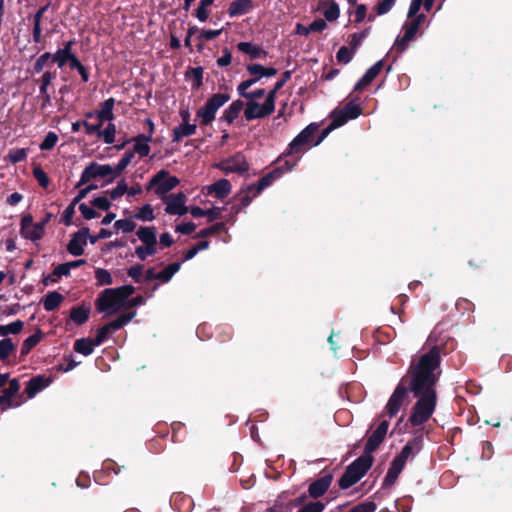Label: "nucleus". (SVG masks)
Here are the masks:
<instances>
[{"mask_svg": "<svg viewBox=\"0 0 512 512\" xmlns=\"http://www.w3.org/2000/svg\"><path fill=\"white\" fill-rule=\"evenodd\" d=\"M440 364L439 346H433L428 352L419 356L417 362L411 364L407 377L400 380L385 406L390 418L396 416L402 405L408 401L409 392L416 398V402L411 408L408 423L418 427L432 417L438 403L436 386L441 373Z\"/></svg>", "mask_w": 512, "mask_h": 512, "instance_id": "obj_1", "label": "nucleus"}, {"mask_svg": "<svg viewBox=\"0 0 512 512\" xmlns=\"http://www.w3.org/2000/svg\"><path fill=\"white\" fill-rule=\"evenodd\" d=\"M133 285H123L116 288H106L101 291L95 300V307L99 313L107 316L114 315L125 310V301L135 293Z\"/></svg>", "mask_w": 512, "mask_h": 512, "instance_id": "obj_2", "label": "nucleus"}, {"mask_svg": "<svg viewBox=\"0 0 512 512\" xmlns=\"http://www.w3.org/2000/svg\"><path fill=\"white\" fill-rule=\"evenodd\" d=\"M138 239L143 243L135 248L138 259L145 261L157 253V231L154 226H140L136 231Z\"/></svg>", "mask_w": 512, "mask_h": 512, "instance_id": "obj_3", "label": "nucleus"}, {"mask_svg": "<svg viewBox=\"0 0 512 512\" xmlns=\"http://www.w3.org/2000/svg\"><path fill=\"white\" fill-rule=\"evenodd\" d=\"M300 157H297L295 160L284 159L282 156H279L276 160L277 166L261 177L258 182L255 184V192L254 196L259 195L265 188L270 186L275 180L281 178L285 173L291 171L296 165Z\"/></svg>", "mask_w": 512, "mask_h": 512, "instance_id": "obj_4", "label": "nucleus"}, {"mask_svg": "<svg viewBox=\"0 0 512 512\" xmlns=\"http://www.w3.org/2000/svg\"><path fill=\"white\" fill-rule=\"evenodd\" d=\"M319 130L318 123H310L307 125L288 145L285 152L281 155L284 159L287 156L300 154L306 147L313 146L315 142V134Z\"/></svg>", "mask_w": 512, "mask_h": 512, "instance_id": "obj_5", "label": "nucleus"}, {"mask_svg": "<svg viewBox=\"0 0 512 512\" xmlns=\"http://www.w3.org/2000/svg\"><path fill=\"white\" fill-rule=\"evenodd\" d=\"M230 98L231 96L228 92L213 94L204 106L196 112V116L200 118V125L207 126L211 124L215 119L218 109L228 102Z\"/></svg>", "mask_w": 512, "mask_h": 512, "instance_id": "obj_6", "label": "nucleus"}, {"mask_svg": "<svg viewBox=\"0 0 512 512\" xmlns=\"http://www.w3.org/2000/svg\"><path fill=\"white\" fill-rule=\"evenodd\" d=\"M180 183L176 176H170L169 171L162 169L158 171L148 182L146 189H154V193L161 198L173 190Z\"/></svg>", "mask_w": 512, "mask_h": 512, "instance_id": "obj_7", "label": "nucleus"}, {"mask_svg": "<svg viewBox=\"0 0 512 512\" xmlns=\"http://www.w3.org/2000/svg\"><path fill=\"white\" fill-rule=\"evenodd\" d=\"M349 102L342 109H335L331 113V118L334 120L333 126H343L349 120H353L358 118L362 114V108L360 105L356 104V101L360 99V97L354 93H350Z\"/></svg>", "mask_w": 512, "mask_h": 512, "instance_id": "obj_8", "label": "nucleus"}, {"mask_svg": "<svg viewBox=\"0 0 512 512\" xmlns=\"http://www.w3.org/2000/svg\"><path fill=\"white\" fill-rule=\"evenodd\" d=\"M110 178L113 176V167L109 164H99L97 162H91L89 165L85 167L83 170L80 180L76 185V188H79L92 179L96 178H104L108 177Z\"/></svg>", "mask_w": 512, "mask_h": 512, "instance_id": "obj_9", "label": "nucleus"}, {"mask_svg": "<svg viewBox=\"0 0 512 512\" xmlns=\"http://www.w3.org/2000/svg\"><path fill=\"white\" fill-rule=\"evenodd\" d=\"M423 443L424 436L422 430H416L414 432V437L406 443L401 452L397 454L393 460L405 467L406 461L409 457L414 456L421 451Z\"/></svg>", "mask_w": 512, "mask_h": 512, "instance_id": "obj_10", "label": "nucleus"}, {"mask_svg": "<svg viewBox=\"0 0 512 512\" xmlns=\"http://www.w3.org/2000/svg\"><path fill=\"white\" fill-rule=\"evenodd\" d=\"M44 233V223H33L31 214L22 217L20 224V234L22 237L35 242L40 240Z\"/></svg>", "mask_w": 512, "mask_h": 512, "instance_id": "obj_11", "label": "nucleus"}, {"mask_svg": "<svg viewBox=\"0 0 512 512\" xmlns=\"http://www.w3.org/2000/svg\"><path fill=\"white\" fill-rule=\"evenodd\" d=\"M217 167L226 174H244L249 170V164L242 153H236L234 156L221 161Z\"/></svg>", "mask_w": 512, "mask_h": 512, "instance_id": "obj_12", "label": "nucleus"}, {"mask_svg": "<svg viewBox=\"0 0 512 512\" xmlns=\"http://www.w3.org/2000/svg\"><path fill=\"white\" fill-rule=\"evenodd\" d=\"M332 481V472L324 469L321 473V476L309 484L307 490L309 497L313 498L315 501L322 497L329 490Z\"/></svg>", "mask_w": 512, "mask_h": 512, "instance_id": "obj_13", "label": "nucleus"}, {"mask_svg": "<svg viewBox=\"0 0 512 512\" xmlns=\"http://www.w3.org/2000/svg\"><path fill=\"white\" fill-rule=\"evenodd\" d=\"M186 199V195L182 192L163 197L162 200L166 203L165 212L170 215H185L188 212L185 205Z\"/></svg>", "mask_w": 512, "mask_h": 512, "instance_id": "obj_14", "label": "nucleus"}, {"mask_svg": "<svg viewBox=\"0 0 512 512\" xmlns=\"http://www.w3.org/2000/svg\"><path fill=\"white\" fill-rule=\"evenodd\" d=\"M389 428V421L382 420L375 431L368 437L364 448V454L372 456V453L378 449L384 441Z\"/></svg>", "mask_w": 512, "mask_h": 512, "instance_id": "obj_15", "label": "nucleus"}, {"mask_svg": "<svg viewBox=\"0 0 512 512\" xmlns=\"http://www.w3.org/2000/svg\"><path fill=\"white\" fill-rule=\"evenodd\" d=\"M374 462L373 456L362 454L360 457L350 463L346 470L359 482L372 467Z\"/></svg>", "mask_w": 512, "mask_h": 512, "instance_id": "obj_16", "label": "nucleus"}, {"mask_svg": "<svg viewBox=\"0 0 512 512\" xmlns=\"http://www.w3.org/2000/svg\"><path fill=\"white\" fill-rule=\"evenodd\" d=\"M374 462L373 456L362 454L360 457L350 463L346 470L359 482L372 467Z\"/></svg>", "mask_w": 512, "mask_h": 512, "instance_id": "obj_17", "label": "nucleus"}, {"mask_svg": "<svg viewBox=\"0 0 512 512\" xmlns=\"http://www.w3.org/2000/svg\"><path fill=\"white\" fill-rule=\"evenodd\" d=\"M89 236V228L82 227L71 235V239L67 244V251L73 256H81L84 254V247L87 244Z\"/></svg>", "mask_w": 512, "mask_h": 512, "instance_id": "obj_18", "label": "nucleus"}, {"mask_svg": "<svg viewBox=\"0 0 512 512\" xmlns=\"http://www.w3.org/2000/svg\"><path fill=\"white\" fill-rule=\"evenodd\" d=\"M273 112L274 111L265 103L260 104L256 101H248L245 104L244 117L247 121H252L268 117Z\"/></svg>", "mask_w": 512, "mask_h": 512, "instance_id": "obj_19", "label": "nucleus"}, {"mask_svg": "<svg viewBox=\"0 0 512 512\" xmlns=\"http://www.w3.org/2000/svg\"><path fill=\"white\" fill-rule=\"evenodd\" d=\"M53 379L45 375L32 377L26 384L25 393L28 398H34L39 392L47 388Z\"/></svg>", "mask_w": 512, "mask_h": 512, "instance_id": "obj_20", "label": "nucleus"}, {"mask_svg": "<svg viewBox=\"0 0 512 512\" xmlns=\"http://www.w3.org/2000/svg\"><path fill=\"white\" fill-rule=\"evenodd\" d=\"M151 141L149 136H145V134H138L137 136L128 139L127 142H134L133 150L134 155L137 153L140 157H146L150 153L149 142Z\"/></svg>", "mask_w": 512, "mask_h": 512, "instance_id": "obj_21", "label": "nucleus"}, {"mask_svg": "<svg viewBox=\"0 0 512 512\" xmlns=\"http://www.w3.org/2000/svg\"><path fill=\"white\" fill-rule=\"evenodd\" d=\"M254 8L252 0H234L229 4L228 15L236 17L249 13Z\"/></svg>", "mask_w": 512, "mask_h": 512, "instance_id": "obj_22", "label": "nucleus"}, {"mask_svg": "<svg viewBox=\"0 0 512 512\" xmlns=\"http://www.w3.org/2000/svg\"><path fill=\"white\" fill-rule=\"evenodd\" d=\"M231 183L227 179H220L208 186V194L214 195L218 199H223L228 196L231 192Z\"/></svg>", "mask_w": 512, "mask_h": 512, "instance_id": "obj_23", "label": "nucleus"}, {"mask_svg": "<svg viewBox=\"0 0 512 512\" xmlns=\"http://www.w3.org/2000/svg\"><path fill=\"white\" fill-rule=\"evenodd\" d=\"M91 312V307L89 305H80L72 307L70 310V319L76 324V325H83L86 323L89 319Z\"/></svg>", "mask_w": 512, "mask_h": 512, "instance_id": "obj_24", "label": "nucleus"}, {"mask_svg": "<svg viewBox=\"0 0 512 512\" xmlns=\"http://www.w3.org/2000/svg\"><path fill=\"white\" fill-rule=\"evenodd\" d=\"M244 107V102L240 99L233 101L227 109L224 110L220 120L232 124L239 116Z\"/></svg>", "mask_w": 512, "mask_h": 512, "instance_id": "obj_25", "label": "nucleus"}, {"mask_svg": "<svg viewBox=\"0 0 512 512\" xmlns=\"http://www.w3.org/2000/svg\"><path fill=\"white\" fill-rule=\"evenodd\" d=\"M196 124L181 123L173 129L172 141L180 142L183 137H189L196 133Z\"/></svg>", "mask_w": 512, "mask_h": 512, "instance_id": "obj_26", "label": "nucleus"}, {"mask_svg": "<svg viewBox=\"0 0 512 512\" xmlns=\"http://www.w3.org/2000/svg\"><path fill=\"white\" fill-rule=\"evenodd\" d=\"M403 469H404L403 465L392 460L391 465L387 471V474L383 480L382 487L388 488V487H391L392 485H394Z\"/></svg>", "mask_w": 512, "mask_h": 512, "instance_id": "obj_27", "label": "nucleus"}, {"mask_svg": "<svg viewBox=\"0 0 512 512\" xmlns=\"http://www.w3.org/2000/svg\"><path fill=\"white\" fill-rule=\"evenodd\" d=\"M98 346L93 338H80L74 342L73 349L79 354L89 356L93 353L94 347Z\"/></svg>", "mask_w": 512, "mask_h": 512, "instance_id": "obj_28", "label": "nucleus"}, {"mask_svg": "<svg viewBox=\"0 0 512 512\" xmlns=\"http://www.w3.org/2000/svg\"><path fill=\"white\" fill-rule=\"evenodd\" d=\"M237 48L239 51L250 55L253 59L266 57L267 55V52L261 46L252 44L251 42H239Z\"/></svg>", "mask_w": 512, "mask_h": 512, "instance_id": "obj_29", "label": "nucleus"}, {"mask_svg": "<svg viewBox=\"0 0 512 512\" xmlns=\"http://www.w3.org/2000/svg\"><path fill=\"white\" fill-rule=\"evenodd\" d=\"M246 70L250 75L259 77V79L261 77H273L278 72L277 69L274 67H264L263 65L258 63L247 65Z\"/></svg>", "mask_w": 512, "mask_h": 512, "instance_id": "obj_30", "label": "nucleus"}, {"mask_svg": "<svg viewBox=\"0 0 512 512\" xmlns=\"http://www.w3.org/2000/svg\"><path fill=\"white\" fill-rule=\"evenodd\" d=\"M63 300L64 296L61 293L57 291H51L48 292L47 295L43 298L42 303L44 309L50 312L56 310L63 302Z\"/></svg>", "mask_w": 512, "mask_h": 512, "instance_id": "obj_31", "label": "nucleus"}, {"mask_svg": "<svg viewBox=\"0 0 512 512\" xmlns=\"http://www.w3.org/2000/svg\"><path fill=\"white\" fill-rule=\"evenodd\" d=\"M43 333L40 329H38L34 334L30 335L27 339H25L22 343L20 350V359L24 358L26 355L30 353V351L38 345L41 341Z\"/></svg>", "mask_w": 512, "mask_h": 512, "instance_id": "obj_32", "label": "nucleus"}, {"mask_svg": "<svg viewBox=\"0 0 512 512\" xmlns=\"http://www.w3.org/2000/svg\"><path fill=\"white\" fill-rule=\"evenodd\" d=\"M115 104L114 98L106 99L102 104L100 110L97 112V118L101 123L104 121H112L114 119L113 108Z\"/></svg>", "mask_w": 512, "mask_h": 512, "instance_id": "obj_33", "label": "nucleus"}, {"mask_svg": "<svg viewBox=\"0 0 512 512\" xmlns=\"http://www.w3.org/2000/svg\"><path fill=\"white\" fill-rule=\"evenodd\" d=\"M134 158V152L126 151L122 158L119 160L117 165L113 168V176L109 178L106 183H111L113 180L121 175V173L126 169V167L131 163Z\"/></svg>", "mask_w": 512, "mask_h": 512, "instance_id": "obj_34", "label": "nucleus"}, {"mask_svg": "<svg viewBox=\"0 0 512 512\" xmlns=\"http://www.w3.org/2000/svg\"><path fill=\"white\" fill-rule=\"evenodd\" d=\"M182 262L168 264L162 271L157 272V280L160 283H168L172 277L180 270Z\"/></svg>", "mask_w": 512, "mask_h": 512, "instance_id": "obj_35", "label": "nucleus"}, {"mask_svg": "<svg viewBox=\"0 0 512 512\" xmlns=\"http://www.w3.org/2000/svg\"><path fill=\"white\" fill-rule=\"evenodd\" d=\"M136 316V311H128L120 316H118L116 319L112 320L108 323V327L114 331H118L121 328H123L125 325H127L134 317Z\"/></svg>", "mask_w": 512, "mask_h": 512, "instance_id": "obj_36", "label": "nucleus"}, {"mask_svg": "<svg viewBox=\"0 0 512 512\" xmlns=\"http://www.w3.org/2000/svg\"><path fill=\"white\" fill-rule=\"evenodd\" d=\"M186 78H192V90H198L203 85V68L190 67L185 73Z\"/></svg>", "mask_w": 512, "mask_h": 512, "instance_id": "obj_37", "label": "nucleus"}, {"mask_svg": "<svg viewBox=\"0 0 512 512\" xmlns=\"http://www.w3.org/2000/svg\"><path fill=\"white\" fill-rule=\"evenodd\" d=\"M255 184H250L246 188L242 189L238 195L240 205L245 208L250 205L255 192Z\"/></svg>", "mask_w": 512, "mask_h": 512, "instance_id": "obj_38", "label": "nucleus"}, {"mask_svg": "<svg viewBox=\"0 0 512 512\" xmlns=\"http://www.w3.org/2000/svg\"><path fill=\"white\" fill-rule=\"evenodd\" d=\"M214 1L215 0H201L198 8L193 13V16H195L199 21L205 22L210 14L208 7L211 6Z\"/></svg>", "mask_w": 512, "mask_h": 512, "instance_id": "obj_39", "label": "nucleus"}, {"mask_svg": "<svg viewBox=\"0 0 512 512\" xmlns=\"http://www.w3.org/2000/svg\"><path fill=\"white\" fill-rule=\"evenodd\" d=\"M225 228V224L223 222H218V223H215L213 224L212 226L210 227H207V228H204V229H201L199 232H197L193 238H202V239H205L207 237H210V236H213L217 233H219L220 231H222L223 229Z\"/></svg>", "mask_w": 512, "mask_h": 512, "instance_id": "obj_40", "label": "nucleus"}, {"mask_svg": "<svg viewBox=\"0 0 512 512\" xmlns=\"http://www.w3.org/2000/svg\"><path fill=\"white\" fill-rule=\"evenodd\" d=\"M24 322L16 320L7 325H0V336H7L8 334H18L23 330Z\"/></svg>", "mask_w": 512, "mask_h": 512, "instance_id": "obj_41", "label": "nucleus"}, {"mask_svg": "<svg viewBox=\"0 0 512 512\" xmlns=\"http://www.w3.org/2000/svg\"><path fill=\"white\" fill-rule=\"evenodd\" d=\"M95 279L97 281V286H107L113 283L111 273L104 268L95 269Z\"/></svg>", "mask_w": 512, "mask_h": 512, "instance_id": "obj_42", "label": "nucleus"}, {"mask_svg": "<svg viewBox=\"0 0 512 512\" xmlns=\"http://www.w3.org/2000/svg\"><path fill=\"white\" fill-rule=\"evenodd\" d=\"M15 348L16 347L11 338H4L0 340V359L5 361Z\"/></svg>", "mask_w": 512, "mask_h": 512, "instance_id": "obj_43", "label": "nucleus"}, {"mask_svg": "<svg viewBox=\"0 0 512 512\" xmlns=\"http://www.w3.org/2000/svg\"><path fill=\"white\" fill-rule=\"evenodd\" d=\"M32 174L42 188H48L50 185V179L41 166H35L33 168Z\"/></svg>", "mask_w": 512, "mask_h": 512, "instance_id": "obj_44", "label": "nucleus"}, {"mask_svg": "<svg viewBox=\"0 0 512 512\" xmlns=\"http://www.w3.org/2000/svg\"><path fill=\"white\" fill-rule=\"evenodd\" d=\"M328 8L324 11L323 15L329 22L335 21L340 15L339 5L334 0H327Z\"/></svg>", "mask_w": 512, "mask_h": 512, "instance_id": "obj_45", "label": "nucleus"}, {"mask_svg": "<svg viewBox=\"0 0 512 512\" xmlns=\"http://www.w3.org/2000/svg\"><path fill=\"white\" fill-rule=\"evenodd\" d=\"M57 72L56 71H45L41 78L39 79V91L40 94H46L48 91V86L51 84V82L56 78Z\"/></svg>", "mask_w": 512, "mask_h": 512, "instance_id": "obj_46", "label": "nucleus"}, {"mask_svg": "<svg viewBox=\"0 0 512 512\" xmlns=\"http://www.w3.org/2000/svg\"><path fill=\"white\" fill-rule=\"evenodd\" d=\"M58 135L55 132H48L44 137L43 141L40 143L39 148L42 151L52 150L56 143L58 142Z\"/></svg>", "mask_w": 512, "mask_h": 512, "instance_id": "obj_47", "label": "nucleus"}, {"mask_svg": "<svg viewBox=\"0 0 512 512\" xmlns=\"http://www.w3.org/2000/svg\"><path fill=\"white\" fill-rule=\"evenodd\" d=\"M6 158L12 164L22 162L27 158V149H25V148L11 149V150H9Z\"/></svg>", "mask_w": 512, "mask_h": 512, "instance_id": "obj_48", "label": "nucleus"}, {"mask_svg": "<svg viewBox=\"0 0 512 512\" xmlns=\"http://www.w3.org/2000/svg\"><path fill=\"white\" fill-rule=\"evenodd\" d=\"M134 217L141 221H152L155 219L154 211L150 204H145L139 208Z\"/></svg>", "mask_w": 512, "mask_h": 512, "instance_id": "obj_49", "label": "nucleus"}, {"mask_svg": "<svg viewBox=\"0 0 512 512\" xmlns=\"http://www.w3.org/2000/svg\"><path fill=\"white\" fill-rule=\"evenodd\" d=\"M455 306H456L457 311L459 313H461L462 315H465V314L470 315L471 313L474 312V309H475L474 303L466 298H459L457 300Z\"/></svg>", "mask_w": 512, "mask_h": 512, "instance_id": "obj_50", "label": "nucleus"}, {"mask_svg": "<svg viewBox=\"0 0 512 512\" xmlns=\"http://www.w3.org/2000/svg\"><path fill=\"white\" fill-rule=\"evenodd\" d=\"M135 228L136 223L130 218L120 219L114 223V229L117 231L121 230L124 233H130L134 231Z\"/></svg>", "mask_w": 512, "mask_h": 512, "instance_id": "obj_51", "label": "nucleus"}, {"mask_svg": "<svg viewBox=\"0 0 512 512\" xmlns=\"http://www.w3.org/2000/svg\"><path fill=\"white\" fill-rule=\"evenodd\" d=\"M355 52L346 46H342L336 53V59L339 63L348 64L354 56Z\"/></svg>", "mask_w": 512, "mask_h": 512, "instance_id": "obj_52", "label": "nucleus"}, {"mask_svg": "<svg viewBox=\"0 0 512 512\" xmlns=\"http://www.w3.org/2000/svg\"><path fill=\"white\" fill-rule=\"evenodd\" d=\"M127 191V184L124 180L118 182L117 186L112 190L105 191V194L109 195L112 200H117L122 197Z\"/></svg>", "mask_w": 512, "mask_h": 512, "instance_id": "obj_53", "label": "nucleus"}, {"mask_svg": "<svg viewBox=\"0 0 512 512\" xmlns=\"http://www.w3.org/2000/svg\"><path fill=\"white\" fill-rule=\"evenodd\" d=\"M116 127L113 123H109L107 127L99 132V137H102L106 144H112L115 141Z\"/></svg>", "mask_w": 512, "mask_h": 512, "instance_id": "obj_54", "label": "nucleus"}, {"mask_svg": "<svg viewBox=\"0 0 512 512\" xmlns=\"http://www.w3.org/2000/svg\"><path fill=\"white\" fill-rule=\"evenodd\" d=\"M143 269L144 266L142 264H135L127 269V274L131 277L134 282L142 283L143 282Z\"/></svg>", "mask_w": 512, "mask_h": 512, "instance_id": "obj_55", "label": "nucleus"}, {"mask_svg": "<svg viewBox=\"0 0 512 512\" xmlns=\"http://www.w3.org/2000/svg\"><path fill=\"white\" fill-rule=\"evenodd\" d=\"M326 504L316 500V501H310L303 505L298 512H323L325 509Z\"/></svg>", "mask_w": 512, "mask_h": 512, "instance_id": "obj_56", "label": "nucleus"}, {"mask_svg": "<svg viewBox=\"0 0 512 512\" xmlns=\"http://www.w3.org/2000/svg\"><path fill=\"white\" fill-rule=\"evenodd\" d=\"M356 483H358V481L346 469L343 475L338 480V486L342 490L348 489L355 485Z\"/></svg>", "mask_w": 512, "mask_h": 512, "instance_id": "obj_57", "label": "nucleus"}, {"mask_svg": "<svg viewBox=\"0 0 512 512\" xmlns=\"http://www.w3.org/2000/svg\"><path fill=\"white\" fill-rule=\"evenodd\" d=\"M50 59H51V53H49V52H45L42 55H40L33 64L32 73H34V74L40 73L43 70L44 66L47 64L48 60H50Z\"/></svg>", "mask_w": 512, "mask_h": 512, "instance_id": "obj_58", "label": "nucleus"}, {"mask_svg": "<svg viewBox=\"0 0 512 512\" xmlns=\"http://www.w3.org/2000/svg\"><path fill=\"white\" fill-rule=\"evenodd\" d=\"M396 0H381L374 7L376 15H384L388 13L394 6Z\"/></svg>", "mask_w": 512, "mask_h": 512, "instance_id": "obj_59", "label": "nucleus"}, {"mask_svg": "<svg viewBox=\"0 0 512 512\" xmlns=\"http://www.w3.org/2000/svg\"><path fill=\"white\" fill-rule=\"evenodd\" d=\"M71 54H67L63 52L61 49H58L53 55L51 54V60L54 63H57L59 68H62L67 64Z\"/></svg>", "mask_w": 512, "mask_h": 512, "instance_id": "obj_60", "label": "nucleus"}, {"mask_svg": "<svg viewBox=\"0 0 512 512\" xmlns=\"http://www.w3.org/2000/svg\"><path fill=\"white\" fill-rule=\"evenodd\" d=\"M112 332H113V330H111L108 327V323H107L97 330V334H96L95 338H93V339L95 340V343L98 344V346H99L108 338V336Z\"/></svg>", "mask_w": 512, "mask_h": 512, "instance_id": "obj_61", "label": "nucleus"}, {"mask_svg": "<svg viewBox=\"0 0 512 512\" xmlns=\"http://www.w3.org/2000/svg\"><path fill=\"white\" fill-rule=\"evenodd\" d=\"M419 27L420 26L413 19H411L408 22H405V24L403 25V30L406 33V38L413 39L416 33L418 32Z\"/></svg>", "mask_w": 512, "mask_h": 512, "instance_id": "obj_62", "label": "nucleus"}, {"mask_svg": "<svg viewBox=\"0 0 512 512\" xmlns=\"http://www.w3.org/2000/svg\"><path fill=\"white\" fill-rule=\"evenodd\" d=\"M377 506L373 501H366L357 504L348 512H374Z\"/></svg>", "mask_w": 512, "mask_h": 512, "instance_id": "obj_63", "label": "nucleus"}, {"mask_svg": "<svg viewBox=\"0 0 512 512\" xmlns=\"http://www.w3.org/2000/svg\"><path fill=\"white\" fill-rule=\"evenodd\" d=\"M382 68H383V60H379L374 65H372L369 69H367V71L365 72L364 75L367 78H369L370 82L372 83V81L379 75Z\"/></svg>", "mask_w": 512, "mask_h": 512, "instance_id": "obj_64", "label": "nucleus"}]
</instances>
